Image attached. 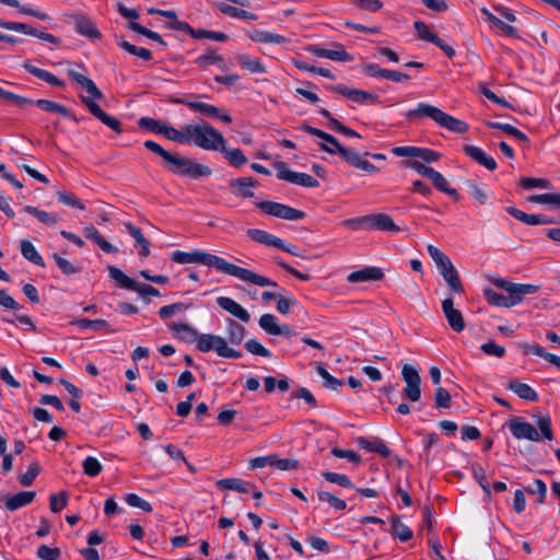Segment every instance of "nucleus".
<instances>
[{
	"label": "nucleus",
	"mask_w": 560,
	"mask_h": 560,
	"mask_svg": "<svg viewBox=\"0 0 560 560\" xmlns=\"http://www.w3.org/2000/svg\"><path fill=\"white\" fill-rule=\"evenodd\" d=\"M109 277L117 281L119 285L124 289L135 291V289H138V282H136L133 279L129 278L127 275H125L119 268L109 266L108 267Z\"/></svg>",
	"instance_id": "79ce46f5"
},
{
	"label": "nucleus",
	"mask_w": 560,
	"mask_h": 560,
	"mask_svg": "<svg viewBox=\"0 0 560 560\" xmlns=\"http://www.w3.org/2000/svg\"><path fill=\"white\" fill-rule=\"evenodd\" d=\"M256 206L268 215L277 217L289 221H298L305 218V212L290 206L275 201H259Z\"/></svg>",
	"instance_id": "0eeeda50"
},
{
	"label": "nucleus",
	"mask_w": 560,
	"mask_h": 560,
	"mask_svg": "<svg viewBox=\"0 0 560 560\" xmlns=\"http://www.w3.org/2000/svg\"><path fill=\"white\" fill-rule=\"evenodd\" d=\"M176 103L184 104L195 112L218 118L225 124L232 122V117L226 113H222V110L214 105L188 100H177Z\"/></svg>",
	"instance_id": "4468645a"
},
{
	"label": "nucleus",
	"mask_w": 560,
	"mask_h": 560,
	"mask_svg": "<svg viewBox=\"0 0 560 560\" xmlns=\"http://www.w3.org/2000/svg\"><path fill=\"white\" fill-rule=\"evenodd\" d=\"M471 470H472V475H474L475 479L481 487L486 497L490 498L491 497L490 485L487 480V476H486V471H485L483 467L481 465H479L478 463H474L471 465Z\"/></svg>",
	"instance_id": "864d4df0"
},
{
	"label": "nucleus",
	"mask_w": 560,
	"mask_h": 560,
	"mask_svg": "<svg viewBox=\"0 0 560 560\" xmlns=\"http://www.w3.org/2000/svg\"><path fill=\"white\" fill-rule=\"evenodd\" d=\"M172 330L177 334V337L186 342H195L198 331L184 323H173Z\"/></svg>",
	"instance_id": "49530a36"
},
{
	"label": "nucleus",
	"mask_w": 560,
	"mask_h": 560,
	"mask_svg": "<svg viewBox=\"0 0 560 560\" xmlns=\"http://www.w3.org/2000/svg\"><path fill=\"white\" fill-rule=\"evenodd\" d=\"M125 229L127 233L136 241L137 245L141 247L139 255L141 257H148L150 255V243L144 237L141 229L130 222L125 223Z\"/></svg>",
	"instance_id": "7c9ffc66"
},
{
	"label": "nucleus",
	"mask_w": 560,
	"mask_h": 560,
	"mask_svg": "<svg viewBox=\"0 0 560 560\" xmlns=\"http://www.w3.org/2000/svg\"><path fill=\"white\" fill-rule=\"evenodd\" d=\"M225 144L226 143L219 144V149L217 151L221 152L232 166L241 167L247 163V158L241 149H229Z\"/></svg>",
	"instance_id": "2f4dec72"
},
{
	"label": "nucleus",
	"mask_w": 560,
	"mask_h": 560,
	"mask_svg": "<svg viewBox=\"0 0 560 560\" xmlns=\"http://www.w3.org/2000/svg\"><path fill=\"white\" fill-rule=\"evenodd\" d=\"M520 186L523 189H533V188H540V189H551L552 184L547 178H535V177H522L520 179Z\"/></svg>",
	"instance_id": "603ef678"
},
{
	"label": "nucleus",
	"mask_w": 560,
	"mask_h": 560,
	"mask_svg": "<svg viewBox=\"0 0 560 560\" xmlns=\"http://www.w3.org/2000/svg\"><path fill=\"white\" fill-rule=\"evenodd\" d=\"M277 170V177L281 180H285L303 187L316 188L319 186L317 179L306 173H299L289 170L285 162H277L275 164Z\"/></svg>",
	"instance_id": "6e6552de"
},
{
	"label": "nucleus",
	"mask_w": 560,
	"mask_h": 560,
	"mask_svg": "<svg viewBox=\"0 0 560 560\" xmlns=\"http://www.w3.org/2000/svg\"><path fill=\"white\" fill-rule=\"evenodd\" d=\"M463 151L471 160L485 166L487 170L494 171L497 168L495 160L492 156L488 155L486 152H483L480 148L471 144H466L463 147Z\"/></svg>",
	"instance_id": "aec40b11"
},
{
	"label": "nucleus",
	"mask_w": 560,
	"mask_h": 560,
	"mask_svg": "<svg viewBox=\"0 0 560 560\" xmlns=\"http://www.w3.org/2000/svg\"><path fill=\"white\" fill-rule=\"evenodd\" d=\"M258 182L253 177H238L230 182V187L233 189V194L241 198H250L254 192L250 188L256 187Z\"/></svg>",
	"instance_id": "b1692460"
},
{
	"label": "nucleus",
	"mask_w": 560,
	"mask_h": 560,
	"mask_svg": "<svg viewBox=\"0 0 560 560\" xmlns=\"http://www.w3.org/2000/svg\"><path fill=\"white\" fill-rule=\"evenodd\" d=\"M508 388L515 393L520 398L528 401H537L538 395L529 385L522 383L517 380H513L508 384Z\"/></svg>",
	"instance_id": "473e14b6"
},
{
	"label": "nucleus",
	"mask_w": 560,
	"mask_h": 560,
	"mask_svg": "<svg viewBox=\"0 0 560 560\" xmlns=\"http://www.w3.org/2000/svg\"><path fill=\"white\" fill-rule=\"evenodd\" d=\"M23 68L28 73H31V74L35 75L36 78L47 82L51 86H56V88H63L65 86V82L62 80L58 79L56 75H54L51 72H49L47 70L37 68V67L31 65L30 62H25L23 65Z\"/></svg>",
	"instance_id": "c85d7f7f"
},
{
	"label": "nucleus",
	"mask_w": 560,
	"mask_h": 560,
	"mask_svg": "<svg viewBox=\"0 0 560 560\" xmlns=\"http://www.w3.org/2000/svg\"><path fill=\"white\" fill-rule=\"evenodd\" d=\"M376 230L385 232H398L400 229L393 219L385 213H377Z\"/></svg>",
	"instance_id": "338daca9"
},
{
	"label": "nucleus",
	"mask_w": 560,
	"mask_h": 560,
	"mask_svg": "<svg viewBox=\"0 0 560 560\" xmlns=\"http://www.w3.org/2000/svg\"><path fill=\"white\" fill-rule=\"evenodd\" d=\"M127 27L140 35L145 36L147 38H149L151 40L159 43L162 46H166V42L162 38V36L159 33L153 32V31L142 26L138 22H129Z\"/></svg>",
	"instance_id": "8fccbe9b"
},
{
	"label": "nucleus",
	"mask_w": 560,
	"mask_h": 560,
	"mask_svg": "<svg viewBox=\"0 0 560 560\" xmlns=\"http://www.w3.org/2000/svg\"><path fill=\"white\" fill-rule=\"evenodd\" d=\"M68 75L71 80H73L75 83L81 85L89 93V95H90L89 97L92 98L93 101L103 98L102 91L96 86V84L90 78H88L74 70H69Z\"/></svg>",
	"instance_id": "5701e85b"
},
{
	"label": "nucleus",
	"mask_w": 560,
	"mask_h": 560,
	"mask_svg": "<svg viewBox=\"0 0 560 560\" xmlns=\"http://www.w3.org/2000/svg\"><path fill=\"white\" fill-rule=\"evenodd\" d=\"M52 259L56 261L58 268L61 270V272L66 276L74 275L81 271V268L75 267L72 262L67 260L66 258L61 257L59 254L54 253Z\"/></svg>",
	"instance_id": "0e129e2a"
},
{
	"label": "nucleus",
	"mask_w": 560,
	"mask_h": 560,
	"mask_svg": "<svg viewBox=\"0 0 560 560\" xmlns=\"http://www.w3.org/2000/svg\"><path fill=\"white\" fill-rule=\"evenodd\" d=\"M72 325L77 326L80 329L91 328L93 330H105L106 332H115V329H112L108 323L105 319H89V318H79L72 322Z\"/></svg>",
	"instance_id": "e433bc0d"
},
{
	"label": "nucleus",
	"mask_w": 560,
	"mask_h": 560,
	"mask_svg": "<svg viewBox=\"0 0 560 560\" xmlns=\"http://www.w3.org/2000/svg\"><path fill=\"white\" fill-rule=\"evenodd\" d=\"M237 63L253 73H265L266 68L258 58H253L247 55H240L236 57Z\"/></svg>",
	"instance_id": "a18cd8bd"
},
{
	"label": "nucleus",
	"mask_w": 560,
	"mask_h": 560,
	"mask_svg": "<svg viewBox=\"0 0 560 560\" xmlns=\"http://www.w3.org/2000/svg\"><path fill=\"white\" fill-rule=\"evenodd\" d=\"M322 476L328 482L337 483L343 488H354V485L352 483V481L350 480V478L347 475L337 474V472H332V471H324L322 474Z\"/></svg>",
	"instance_id": "680f3d73"
},
{
	"label": "nucleus",
	"mask_w": 560,
	"mask_h": 560,
	"mask_svg": "<svg viewBox=\"0 0 560 560\" xmlns=\"http://www.w3.org/2000/svg\"><path fill=\"white\" fill-rule=\"evenodd\" d=\"M80 100L89 108L90 113L104 125L117 133L122 132L121 122L117 118L105 113L100 105L95 103V101L84 95H81Z\"/></svg>",
	"instance_id": "f8f14e48"
},
{
	"label": "nucleus",
	"mask_w": 560,
	"mask_h": 560,
	"mask_svg": "<svg viewBox=\"0 0 560 560\" xmlns=\"http://www.w3.org/2000/svg\"><path fill=\"white\" fill-rule=\"evenodd\" d=\"M401 376L406 382L404 396L406 399L416 402L421 398V377L419 372L409 364H404Z\"/></svg>",
	"instance_id": "1a4fd4ad"
},
{
	"label": "nucleus",
	"mask_w": 560,
	"mask_h": 560,
	"mask_svg": "<svg viewBox=\"0 0 560 560\" xmlns=\"http://www.w3.org/2000/svg\"><path fill=\"white\" fill-rule=\"evenodd\" d=\"M442 311L447 320V324L454 331L460 332L465 329L464 317L460 311L454 307L452 298H447L442 301Z\"/></svg>",
	"instance_id": "dca6fc26"
},
{
	"label": "nucleus",
	"mask_w": 560,
	"mask_h": 560,
	"mask_svg": "<svg viewBox=\"0 0 560 560\" xmlns=\"http://www.w3.org/2000/svg\"><path fill=\"white\" fill-rule=\"evenodd\" d=\"M23 210L32 215H34L38 221L47 226L56 225L61 218L56 213L46 212L44 210H39L33 206H24Z\"/></svg>",
	"instance_id": "c9c22d12"
},
{
	"label": "nucleus",
	"mask_w": 560,
	"mask_h": 560,
	"mask_svg": "<svg viewBox=\"0 0 560 560\" xmlns=\"http://www.w3.org/2000/svg\"><path fill=\"white\" fill-rule=\"evenodd\" d=\"M220 490H233L241 493H248L254 485L240 478H224L215 482Z\"/></svg>",
	"instance_id": "bb28decb"
},
{
	"label": "nucleus",
	"mask_w": 560,
	"mask_h": 560,
	"mask_svg": "<svg viewBox=\"0 0 560 560\" xmlns=\"http://www.w3.org/2000/svg\"><path fill=\"white\" fill-rule=\"evenodd\" d=\"M524 352L526 354L532 353V354L538 355L540 358H544L546 361H548L549 363H551L553 365H557L559 363V361H560V357L547 352L545 350V348L541 347L538 343L525 345L524 346Z\"/></svg>",
	"instance_id": "09e8293b"
},
{
	"label": "nucleus",
	"mask_w": 560,
	"mask_h": 560,
	"mask_svg": "<svg viewBox=\"0 0 560 560\" xmlns=\"http://www.w3.org/2000/svg\"><path fill=\"white\" fill-rule=\"evenodd\" d=\"M35 495L36 493L34 491H21L8 497L4 501V505L9 511H15L32 503Z\"/></svg>",
	"instance_id": "a878e982"
},
{
	"label": "nucleus",
	"mask_w": 560,
	"mask_h": 560,
	"mask_svg": "<svg viewBox=\"0 0 560 560\" xmlns=\"http://www.w3.org/2000/svg\"><path fill=\"white\" fill-rule=\"evenodd\" d=\"M162 135L171 141H174L179 144L188 143L187 133H186V125H184L180 129H176L172 126L165 124L163 127Z\"/></svg>",
	"instance_id": "de8ad7c7"
},
{
	"label": "nucleus",
	"mask_w": 560,
	"mask_h": 560,
	"mask_svg": "<svg viewBox=\"0 0 560 560\" xmlns=\"http://www.w3.org/2000/svg\"><path fill=\"white\" fill-rule=\"evenodd\" d=\"M340 158L351 166L368 173H377L380 168L364 160L355 149L339 148Z\"/></svg>",
	"instance_id": "2eb2a0df"
},
{
	"label": "nucleus",
	"mask_w": 560,
	"mask_h": 560,
	"mask_svg": "<svg viewBox=\"0 0 560 560\" xmlns=\"http://www.w3.org/2000/svg\"><path fill=\"white\" fill-rule=\"evenodd\" d=\"M406 116L408 119H419L422 117H429L433 121H435L440 127H443L456 133H465L469 129L468 125L465 121L456 117H453L446 114L445 112L441 110L440 108L428 103H419L416 108L409 109Z\"/></svg>",
	"instance_id": "7ed1b4c3"
},
{
	"label": "nucleus",
	"mask_w": 560,
	"mask_h": 560,
	"mask_svg": "<svg viewBox=\"0 0 560 560\" xmlns=\"http://www.w3.org/2000/svg\"><path fill=\"white\" fill-rule=\"evenodd\" d=\"M428 254L435 262L441 275L448 272L450 269L454 268L448 256H446L443 252H441L436 246L430 244L427 247Z\"/></svg>",
	"instance_id": "c756f323"
},
{
	"label": "nucleus",
	"mask_w": 560,
	"mask_h": 560,
	"mask_svg": "<svg viewBox=\"0 0 560 560\" xmlns=\"http://www.w3.org/2000/svg\"><path fill=\"white\" fill-rule=\"evenodd\" d=\"M195 342L197 350L200 352L215 351L219 357L225 359L242 358V352L230 348L228 341L219 335L198 334Z\"/></svg>",
	"instance_id": "423d86ee"
},
{
	"label": "nucleus",
	"mask_w": 560,
	"mask_h": 560,
	"mask_svg": "<svg viewBox=\"0 0 560 560\" xmlns=\"http://www.w3.org/2000/svg\"><path fill=\"white\" fill-rule=\"evenodd\" d=\"M318 375L324 380V386L326 388L336 390L338 387L343 385V382L330 375L328 371L322 365L318 364L316 368Z\"/></svg>",
	"instance_id": "bf43d9fd"
},
{
	"label": "nucleus",
	"mask_w": 560,
	"mask_h": 560,
	"mask_svg": "<svg viewBox=\"0 0 560 560\" xmlns=\"http://www.w3.org/2000/svg\"><path fill=\"white\" fill-rule=\"evenodd\" d=\"M246 233L248 237L256 243L276 248L283 247V241L280 237L275 236L273 234L268 233L264 230L248 229Z\"/></svg>",
	"instance_id": "393cba45"
},
{
	"label": "nucleus",
	"mask_w": 560,
	"mask_h": 560,
	"mask_svg": "<svg viewBox=\"0 0 560 560\" xmlns=\"http://www.w3.org/2000/svg\"><path fill=\"white\" fill-rule=\"evenodd\" d=\"M188 143L206 151H215L219 144L226 143L223 135L209 122L186 124Z\"/></svg>",
	"instance_id": "20e7f679"
},
{
	"label": "nucleus",
	"mask_w": 560,
	"mask_h": 560,
	"mask_svg": "<svg viewBox=\"0 0 560 560\" xmlns=\"http://www.w3.org/2000/svg\"><path fill=\"white\" fill-rule=\"evenodd\" d=\"M491 282L499 289L509 293L508 296L492 290L485 289L483 296L486 301L493 306L512 307L523 301L525 295L535 294L539 285L532 283H513L502 278H493Z\"/></svg>",
	"instance_id": "f03ea898"
},
{
	"label": "nucleus",
	"mask_w": 560,
	"mask_h": 560,
	"mask_svg": "<svg viewBox=\"0 0 560 560\" xmlns=\"http://www.w3.org/2000/svg\"><path fill=\"white\" fill-rule=\"evenodd\" d=\"M527 201L533 203L555 205L560 208V194L530 195L527 197Z\"/></svg>",
	"instance_id": "69168bd1"
},
{
	"label": "nucleus",
	"mask_w": 560,
	"mask_h": 560,
	"mask_svg": "<svg viewBox=\"0 0 560 560\" xmlns=\"http://www.w3.org/2000/svg\"><path fill=\"white\" fill-rule=\"evenodd\" d=\"M74 30L78 34L88 37L92 40L100 39L102 36L95 23L85 15L74 16Z\"/></svg>",
	"instance_id": "f3484780"
},
{
	"label": "nucleus",
	"mask_w": 560,
	"mask_h": 560,
	"mask_svg": "<svg viewBox=\"0 0 560 560\" xmlns=\"http://www.w3.org/2000/svg\"><path fill=\"white\" fill-rule=\"evenodd\" d=\"M217 304L234 317L238 318L243 323H248L250 319L249 313L237 302L229 296H219Z\"/></svg>",
	"instance_id": "a211bd4d"
},
{
	"label": "nucleus",
	"mask_w": 560,
	"mask_h": 560,
	"mask_svg": "<svg viewBox=\"0 0 560 560\" xmlns=\"http://www.w3.org/2000/svg\"><path fill=\"white\" fill-rule=\"evenodd\" d=\"M171 259L177 264H202L208 267H213L218 271L236 277L243 281L250 282L259 287H277V282L271 279L260 276L249 269L236 266L226 261L225 259L201 250L186 253L176 250L172 254Z\"/></svg>",
	"instance_id": "f257e3e1"
},
{
	"label": "nucleus",
	"mask_w": 560,
	"mask_h": 560,
	"mask_svg": "<svg viewBox=\"0 0 560 560\" xmlns=\"http://www.w3.org/2000/svg\"><path fill=\"white\" fill-rule=\"evenodd\" d=\"M357 442H358L359 446L362 447L363 450L377 453L384 458L389 457L392 454V452L387 447V445L385 443H383L381 440L370 441V440L361 436V438H358Z\"/></svg>",
	"instance_id": "72a5a7b5"
},
{
	"label": "nucleus",
	"mask_w": 560,
	"mask_h": 560,
	"mask_svg": "<svg viewBox=\"0 0 560 560\" xmlns=\"http://www.w3.org/2000/svg\"><path fill=\"white\" fill-rule=\"evenodd\" d=\"M487 126L492 129H500V130L504 131L505 133L514 137L516 140H518L521 142H524V143L529 142L528 137L523 131L518 130L517 128L513 127L510 124L489 121V122H487Z\"/></svg>",
	"instance_id": "37998d69"
},
{
	"label": "nucleus",
	"mask_w": 560,
	"mask_h": 560,
	"mask_svg": "<svg viewBox=\"0 0 560 560\" xmlns=\"http://www.w3.org/2000/svg\"><path fill=\"white\" fill-rule=\"evenodd\" d=\"M161 165L170 173L194 179L207 177L212 174V170L207 165L194 162L188 158L175 153L172 154L166 163H161Z\"/></svg>",
	"instance_id": "39448f33"
},
{
	"label": "nucleus",
	"mask_w": 560,
	"mask_h": 560,
	"mask_svg": "<svg viewBox=\"0 0 560 560\" xmlns=\"http://www.w3.org/2000/svg\"><path fill=\"white\" fill-rule=\"evenodd\" d=\"M512 435L517 440L539 441L540 434L537 429L521 417L510 419L508 423Z\"/></svg>",
	"instance_id": "9d476101"
},
{
	"label": "nucleus",
	"mask_w": 560,
	"mask_h": 560,
	"mask_svg": "<svg viewBox=\"0 0 560 560\" xmlns=\"http://www.w3.org/2000/svg\"><path fill=\"white\" fill-rule=\"evenodd\" d=\"M415 30L417 31L418 37L422 40L429 42V43H438L439 36L434 33H432L429 28V26L422 22V21H416Z\"/></svg>",
	"instance_id": "052dcab7"
},
{
	"label": "nucleus",
	"mask_w": 560,
	"mask_h": 560,
	"mask_svg": "<svg viewBox=\"0 0 560 560\" xmlns=\"http://www.w3.org/2000/svg\"><path fill=\"white\" fill-rule=\"evenodd\" d=\"M83 233L86 238L95 242L103 252L108 253V254L118 253V248L115 247L114 245H112L109 242H107L95 226H93V225L85 226L83 230Z\"/></svg>",
	"instance_id": "cd10ccee"
},
{
	"label": "nucleus",
	"mask_w": 560,
	"mask_h": 560,
	"mask_svg": "<svg viewBox=\"0 0 560 560\" xmlns=\"http://www.w3.org/2000/svg\"><path fill=\"white\" fill-rule=\"evenodd\" d=\"M39 472L40 465L37 460H34L31 463L26 472L20 476L19 481L23 487H30L39 475Z\"/></svg>",
	"instance_id": "4d7b16f0"
},
{
	"label": "nucleus",
	"mask_w": 560,
	"mask_h": 560,
	"mask_svg": "<svg viewBox=\"0 0 560 560\" xmlns=\"http://www.w3.org/2000/svg\"><path fill=\"white\" fill-rule=\"evenodd\" d=\"M259 326L267 334L275 336L279 327L278 319L273 314H264L259 318Z\"/></svg>",
	"instance_id": "e2e57ef3"
},
{
	"label": "nucleus",
	"mask_w": 560,
	"mask_h": 560,
	"mask_svg": "<svg viewBox=\"0 0 560 560\" xmlns=\"http://www.w3.org/2000/svg\"><path fill=\"white\" fill-rule=\"evenodd\" d=\"M226 331L229 342L235 346L242 343L246 334L245 327L231 318L228 319Z\"/></svg>",
	"instance_id": "a19ab883"
},
{
	"label": "nucleus",
	"mask_w": 560,
	"mask_h": 560,
	"mask_svg": "<svg viewBox=\"0 0 560 560\" xmlns=\"http://www.w3.org/2000/svg\"><path fill=\"white\" fill-rule=\"evenodd\" d=\"M392 535L400 541H408L412 538V530L400 522L398 516L392 518Z\"/></svg>",
	"instance_id": "c03bdc74"
},
{
	"label": "nucleus",
	"mask_w": 560,
	"mask_h": 560,
	"mask_svg": "<svg viewBox=\"0 0 560 560\" xmlns=\"http://www.w3.org/2000/svg\"><path fill=\"white\" fill-rule=\"evenodd\" d=\"M83 472L89 477H96L103 470L100 460L93 456H88L82 463Z\"/></svg>",
	"instance_id": "6e6d98bb"
},
{
	"label": "nucleus",
	"mask_w": 560,
	"mask_h": 560,
	"mask_svg": "<svg viewBox=\"0 0 560 560\" xmlns=\"http://www.w3.org/2000/svg\"><path fill=\"white\" fill-rule=\"evenodd\" d=\"M308 50L316 57L328 58L335 61L349 62L353 60V57L342 46H339V49H325L318 45H313L310 46Z\"/></svg>",
	"instance_id": "6ab92c4d"
},
{
	"label": "nucleus",
	"mask_w": 560,
	"mask_h": 560,
	"mask_svg": "<svg viewBox=\"0 0 560 560\" xmlns=\"http://www.w3.org/2000/svg\"><path fill=\"white\" fill-rule=\"evenodd\" d=\"M506 212L527 225L551 224L553 221L544 214H527L515 207L506 208Z\"/></svg>",
	"instance_id": "4be33fe9"
},
{
	"label": "nucleus",
	"mask_w": 560,
	"mask_h": 560,
	"mask_svg": "<svg viewBox=\"0 0 560 560\" xmlns=\"http://www.w3.org/2000/svg\"><path fill=\"white\" fill-rule=\"evenodd\" d=\"M20 250L22 256L28 261L33 262L36 266L44 267L45 262L43 257L36 250L35 246L32 242L27 240H22L20 243Z\"/></svg>",
	"instance_id": "4c0bfd02"
},
{
	"label": "nucleus",
	"mask_w": 560,
	"mask_h": 560,
	"mask_svg": "<svg viewBox=\"0 0 560 560\" xmlns=\"http://www.w3.org/2000/svg\"><path fill=\"white\" fill-rule=\"evenodd\" d=\"M218 9L221 13L229 15L231 18L235 19H242V20H248V21H256L258 16L252 12L245 11L243 9H238L236 7H233L231 4L221 2L218 4Z\"/></svg>",
	"instance_id": "ea45409f"
},
{
	"label": "nucleus",
	"mask_w": 560,
	"mask_h": 560,
	"mask_svg": "<svg viewBox=\"0 0 560 560\" xmlns=\"http://www.w3.org/2000/svg\"><path fill=\"white\" fill-rule=\"evenodd\" d=\"M118 46L124 49L125 51H127L128 54L130 55H133V56H137L143 60H151L152 59V52L147 49V48H143V47H138L133 44H130L129 42L127 40H120L118 42Z\"/></svg>",
	"instance_id": "3c124183"
},
{
	"label": "nucleus",
	"mask_w": 560,
	"mask_h": 560,
	"mask_svg": "<svg viewBox=\"0 0 560 560\" xmlns=\"http://www.w3.org/2000/svg\"><path fill=\"white\" fill-rule=\"evenodd\" d=\"M138 126L140 128L147 129L151 132L162 135L163 127L165 126V122H163L162 120H159V119L151 118V117H141L138 120Z\"/></svg>",
	"instance_id": "13d9d810"
},
{
	"label": "nucleus",
	"mask_w": 560,
	"mask_h": 560,
	"mask_svg": "<svg viewBox=\"0 0 560 560\" xmlns=\"http://www.w3.org/2000/svg\"><path fill=\"white\" fill-rule=\"evenodd\" d=\"M384 278V272L378 267H365L348 275L347 280L350 283L380 281Z\"/></svg>",
	"instance_id": "412c9836"
},
{
	"label": "nucleus",
	"mask_w": 560,
	"mask_h": 560,
	"mask_svg": "<svg viewBox=\"0 0 560 560\" xmlns=\"http://www.w3.org/2000/svg\"><path fill=\"white\" fill-rule=\"evenodd\" d=\"M430 180L438 190L448 195L456 201L460 200L462 197L458 191L455 188L450 187L447 179L440 172L435 171Z\"/></svg>",
	"instance_id": "58836bf2"
},
{
	"label": "nucleus",
	"mask_w": 560,
	"mask_h": 560,
	"mask_svg": "<svg viewBox=\"0 0 560 560\" xmlns=\"http://www.w3.org/2000/svg\"><path fill=\"white\" fill-rule=\"evenodd\" d=\"M328 90L332 93L340 94L345 97H348L352 102L364 104L365 102H371L373 104H378L380 98L377 95L372 94L370 92L358 90V89H351L343 84H337L328 86Z\"/></svg>",
	"instance_id": "9b49d317"
},
{
	"label": "nucleus",
	"mask_w": 560,
	"mask_h": 560,
	"mask_svg": "<svg viewBox=\"0 0 560 560\" xmlns=\"http://www.w3.org/2000/svg\"><path fill=\"white\" fill-rule=\"evenodd\" d=\"M36 556L40 560H58L61 557L59 548H51L47 545H40L36 550Z\"/></svg>",
	"instance_id": "774afa93"
},
{
	"label": "nucleus",
	"mask_w": 560,
	"mask_h": 560,
	"mask_svg": "<svg viewBox=\"0 0 560 560\" xmlns=\"http://www.w3.org/2000/svg\"><path fill=\"white\" fill-rule=\"evenodd\" d=\"M0 26L2 28L9 30V31L21 32L23 34L37 37L42 40H45V42H48L51 44L59 43V39L55 35H52L50 33L39 32L36 28H34L25 23L0 20Z\"/></svg>",
	"instance_id": "ddd939ff"
},
{
	"label": "nucleus",
	"mask_w": 560,
	"mask_h": 560,
	"mask_svg": "<svg viewBox=\"0 0 560 560\" xmlns=\"http://www.w3.org/2000/svg\"><path fill=\"white\" fill-rule=\"evenodd\" d=\"M249 38L256 43L280 45L287 42V38L280 34L267 31L255 30L249 34Z\"/></svg>",
	"instance_id": "f704fd0d"
},
{
	"label": "nucleus",
	"mask_w": 560,
	"mask_h": 560,
	"mask_svg": "<svg viewBox=\"0 0 560 560\" xmlns=\"http://www.w3.org/2000/svg\"><path fill=\"white\" fill-rule=\"evenodd\" d=\"M445 282L447 283L448 288L456 292V293H463L464 292V285L460 281L459 275L454 267L453 269H450L448 272H445L442 275Z\"/></svg>",
	"instance_id": "5fc2aeb1"
}]
</instances>
